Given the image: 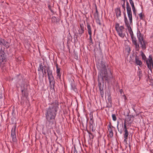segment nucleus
<instances>
[{
	"mask_svg": "<svg viewBox=\"0 0 153 153\" xmlns=\"http://www.w3.org/2000/svg\"><path fill=\"white\" fill-rule=\"evenodd\" d=\"M59 105L57 101L54 102L49 105L48 108L46 110L45 114L47 119L46 126L49 128H51L53 127V120L56 117Z\"/></svg>",
	"mask_w": 153,
	"mask_h": 153,
	"instance_id": "f257e3e1",
	"label": "nucleus"
},
{
	"mask_svg": "<svg viewBox=\"0 0 153 153\" xmlns=\"http://www.w3.org/2000/svg\"><path fill=\"white\" fill-rule=\"evenodd\" d=\"M97 66L98 69L100 71L98 75V80L99 81L100 78L103 82L105 81L109 83L112 79L113 76L111 70H110L108 73L107 72V68L109 69L108 65L105 61L101 60Z\"/></svg>",
	"mask_w": 153,
	"mask_h": 153,
	"instance_id": "f03ea898",
	"label": "nucleus"
},
{
	"mask_svg": "<svg viewBox=\"0 0 153 153\" xmlns=\"http://www.w3.org/2000/svg\"><path fill=\"white\" fill-rule=\"evenodd\" d=\"M137 37L140 45V47L143 50H145L146 48L147 42L143 39V36L140 33L137 34Z\"/></svg>",
	"mask_w": 153,
	"mask_h": 153,
	"instance_id": "7ed1b4c3",
	"label": "nucleus"
},
{
	"mask_svg": "<svg viewBox=\"0 0 153 153\" xmlns=\"http://www.w3.org/2000/svg\"><path fill=\"white\" fill-rule=\"evenodd\" d=\"M125 3L122 2V6L124 10V11H123V14L124 15V22L125 25L127 27L128 29H129V28L131 29V27L130 26V24L128 23L127 19L126 16Z\"/></svg>",
	"mask_w": 153,
	"mask_h": 153,
	"instance_id": "20e7f679",
	"label": "nucleus"
},
{
	"mask_svg": "<svg viewBox=\"0 0 153 153\" xmlns=\"http://www.w3.org/2000/svg\"><path fill=\"white\" fill-rule=\"evenodd\" d=\"M7 59L6 55L4 51L1 48L0 52V62L1 64H4L7 61Z\"/></svg>",
	"mask_w": 153,
	"mask_h": 153,
	"instance_id": "39448f33",
	"label": "nucleus"
},
{
	"mask_svg": "<svg viewBox=\"0 0 153 153\" xmlns=\"http://www.w3.org/2000/svg\"><path fill=\"white\" fill-rule=\"evenodd\" d=\"M119 35L122 38H124L125 36V33L124 31V27L123 26L120 27V28L117 29L116 30Z\"/></svg>",
	"mask_w": 153,
	"mask_h": 153,
	"instance_id": "423d86ee",
	"label": "nucleus"
},
{
	"mask_svg": "<svg viewBox=\"0 0 153 153\" xmlns=\"http://www.w3.org/2000/svg\"><path fill=\"white\" fill-rule=\"evenodd\" d=\"M16 126H14L11 129V137L12 138V140L13 142H16Z\"/></svg>",
	"mask_w": 153,
	"mask_h": 153,
	"instance_id": "0eeeda50",
	"label": "nucleus"
},
{
	"mask_svg": "<svg viewBox=\"0 0 153 153\" xmlns=\"http://www.w3.org/2000/svg\"><path fill=\"white\" fill-rule=\"evenodd\" d=\"M126 9L128 16L129 18L130 22V23L129 22L128 23L130 24V25L132 24V17L131 9V8L127 9Z\"/></svg>",
	"mask_w": 153,
	"mask_h": 153,
	"instance_id": "6e6552de",
	"label": "nucleus"
},
{
	"mask_svg": "<svg viewBox=\"0 0 153 153\" xmlns=\"http://www.w3.org/2000/svg\"><path fill=\"white\" fill-rule=\"evenodd\" d=\"M135 64L136 65H139L140 67L142 66V62L140 60L138 56H136L135 57Z\"/></svg>",
	"mask_w": 153,
	"mask_h": 153,
	"instance_id": "1a4fd4ad",
	"label": "nucleus"
},
{
	"mask_svg": "<svg viewBox=\"0 0 153 153\" xmlns=\"http://www.w3.org/2000/svg\"><path fill=\"white\" fill-rule=\"evenodd\" d=\"M112 128L114 127L111 125V123H110L108 126V129L109 132L108 135L110 137H113V132Z\"/></svg>",
	"mask_w": 153,
	"mask_h": 153,
	"instance_id": "9d476101",
	"label": "nucleus"
},
{
	"mask_svg": "<svg viewBox=\"0 0 153 153\" xmlns=\"http://www.w3.org/2000/svg\"><path fill=\"white\" fill-rule=\"evenodd\" d=\"M48 79L54 78L52 74V71L50 69V67H48L46 69Z\"/></svg>",
	"mask_w": 153,
	"mask_h": 153,
	"instance_id": "9b49d317",
	"label": "nucleus"
},
{
	"mask_svg": "<svg viewBox=\"0 0 153 153\" xmlns=\"http://www.w3.org/2000/svg\"><path fill=\"white\" fill-rule=\"evenodd\" d=\"M49 82V87L51 89L54 90L55 82L54 78L48 79Z\"/></svg>",
	"mask_w": 153,
	"mask_h": 153,
	"instance_id": "f8f14e48",
	"label": "nucleus"
},
{
	"mask_svg": "<svg viewBox=\"0 0 153 153\" xmlns=\"http://www.w3.org/2000/svg\"><path fill=\"white\" fill-rule=\"evenodd\" d=\"M0 45H3L6 47L8 48L9 47V43L6 40L0 38Z\"/></svg>",
	"mask_w": 153,
	"mask_h": 153,
	"instance_id": "ddd939ff",
	"label": "nucleus"
},
{
	"mask_svg": "<svg viewBox=\"0 0 153 153\" xmlns=\"http://www.w3.org/2000/svg\"><path fill=\"white\" fill-rule=\"evenodd\" d=\"M129 2L131 6L133 11V13L135 16H136L137 11L135 9L134 2L132 0H129Z\"/></svg>",
	"mask_w": 153,
	"mask_h": 153,
	"instance_id": "4468645a",
	"label": "nucleus"
},
{
	"mask_svg": "<svg viewBox=\"0 0 153 153\" xmlns=\"http://www.w3.org/2000/svg\"><path fill=\"white\" fill-rule=\"evenodd\" d=\"M129 32L131 39L132 43H133L134 42H137V40L136 39L135 37H134L132 31L131 30H130L129 31Z\"/></svg>",
	"mask_w": 153,
	"mask_h": 153,
	"instance_id": "2eb2a0df",
	"label": "nucleus"
},
{
	"mask_svg": "<svg viewBox=\"0 0 153 153\" xmlns=\"http://www.w3.org/2000/svg\"><path fill=\"white\" fill-rule=\"evenodd\" d=\"M124 132H125V133L124 134V141L126 143L127 141V139H128L129 133L127 129L124 130Z\"/></svg>",
	"mask_w": 153,
	"mask_h": 153,
	"instance_id": "dca6fc26",
	"label": "nucleus"
},
{
	"mask_svg": "<svg viewBox=\"0 0 153 153\" xmlns=\"http://www.w3.org/2000/svg\"><path fill=\"white\" fill-rule=\"evenodd\" d=\"M132 44L134 45V48L135 51H139L140 46L137 42L132 43Z\"/></svg>",
	"mask_w": 153,
	"mask_h": 153,
	"instance_id": "f3484780",
	"label": "nucleus"
},
{
	"mask_svg": "<svg viewBox=\"0 0 153 153\" xmlns=\"http://www.w3.org/2000/svg\"><path fill=\"white\" fill-rule=\"evenodd\" d=\"M60 68H57L56 70V73L57 74V79H60L61 75V73L60 72Z\"/></svg>",
	"mask_w": 153,
	"mask_h": 153,
	"instance_id": "a211bd4d",
	"label": "nucleus"
},
{
	"mask_svg": "<svg viewBox=\"0 0 153 153\" xmlns=\"http://www.w3.org/2000/svg\"><path fill=\"white\" fill-rule=\"evenodd\" d=\"M116 16L117 17H120L121 15V12L120 8L117 9L116 10Z\"/></svg>",
	"mask_w": 153,
	"mask_h": 153,
	"instance_id": "6ab92c4d",
	"label": "nucleus"
},
{
	"mask_svg": "<svg viewBox=\"0 0 153 153\" xmlns=\"http://www.w3.org/2000/svg\"><path fill=\"white\" fill-rule=\"evenodd\" d=\"M21 91L22 96L24 97L27 98L28 96L27 93V92L26 91L24 90L23 89H22Z\"/></svg>",
	"mask_w": 153,
	"mask_h": 153,
	"instance_id": "aec40b11",
	"label": "nucleus"
},
{
	"mask_svg": "<svg viewBox=\"0 0 153 153\" xmlns=\"http://www.w3.org/2000/svg\"><path fill=\"white\" fill-rule=\"evenodd\" d=\"M146 63L148 68L150 70H151L152 69L151 62H149V61H148V60H147L146 61Z\"/></svg>",
	"mask_w": 153,
	"mask_h": 153,
	"instance_id": "412c9836",
	"label": "nucleus"
},
{
	"mask_svg": "<svg viewBox=\"0 0 153 153\" xmlns=\"http://www.w3.org/2000/svg\"><path fill=\"white\" fill-rule=\"evenodd\" d=\"M71 88L76 92L77 91V89L74 83L71 84Z\"/></svg>",
	"mask_w": 153,
	"mask_h": 153,
	"instance_id": "4be33fe9",
	"label": "nucleus"
},
{
	"mask_svg": "<svg viewBox=\"0 0 153 153\" xmlns=\"http://www.w3.org/2000/svg\"><path fill=\"white\" fill-rule=\"evenodd\" d=\"M43 70L44 66L42 65V63H41L40 64L38 70L39 71H42L43 72Z\"/></svg>",
	"mask_w": 153,
	"mask_h": 153,
	"instance_id": "5701e85b",
	"label": "nucleus"
},
{
	"mask_svg": "<svg viewBox=\"0 0 153 153\" xmlns=\"http://www.w3.org/2000/svg\"><path fill=\"white\" fill-rule=\"evenodd\" d=\"M87 27L88 34L91 33V27L90 25L89 24H88Z\"/></svg>",
	"mask_w": 153,
	"mask_h": 153,
	"instance_id": "b1692460",
	"label": "nucleus"
},
{
	"mask_svg": "<svg viewBox=\"0 0 153 153\" xmlns=\"http://www.w3.org/2000/svg\"><path fill=\"white\" fill-rule=\"evenodd\" d=\"M140 53H141V56H142V59L143 60H144L145 61V60L146 59V56L145 55L144 53L143 52V51H140Z\"/></svg>",
	"mask_w": 153,
	"mask_h": 153,
	"instance_id": "393cba45",
	"label": "nucleus"
},
{
	"mask_svg": "<svg viewBox=\"0 0 153 153\" xmlns=\"http://www.w3.org/2000/svg\"><path fill=\"white\" fill-rule=\"evenodd\" d=\"M57 21L56 18L55 16H53L52 18V21L54 23L56 22Z\"/></svg>",
	"mask_w": 153,
	"mask_h": 153,
	"instance_id": "a878e982",
	"label": "nucleus"
},
{
	"mask_svg": "<svg viewBox=\"0 0 153 153\" xmlns=\"http://www.w3.org/2000/svg\"><path fill=\"white\" fill-rule=\"evenodd\" d=\"M139 17H140V19L142 20H143V19H144V17H143L144 16L143 14L142 13H140L139 14Z\"/></svg>",
	"mask_w": 153,
	"mask_h": 153,
	"instance_id": "bb28decb",
	"label": "nucleus"
},
{
	"mask_svg": "<svg viewBox=\"0 0 153 153\" xmlns=\"http://www.w3.org/2000/svg\"><path fill=\"white\" fill-rule=\"evenodd\" d=\"M100 95H101L102 97H103V95L104 94L103 88L100 89Z\"/></svg>",
	"mask_w": 153,
	"mask_h": 153,
	"instance_id": "cd10ccee",
	"label": "nucleus"
},
{
	"mask_svg": "<svg viewBox=\"0 0 153 153\" xmlns=\"http://www.w3.org/2000/svg\"><path fill=\"white\" fill-rule=\"evenodd\" d=\"M148 61H149V62H151L152 63V62H153V60H152V57L151 55H150L149 57V59L148 60Z\"/></svg>",
	"mask_w": 153,
	"mask_h": 153,
	"instance_id": "c85d7f7f",
	"label": "nucleus"
},
{
	"mask_svg": "<svg viewBox=\"0 0 153 153\" xmlns=\"http://www.w3.org/2000/svg\"><path fill=\"white\" fill-rule=\"evenodd\" d=\"M95 19H96V21L97 23L98 24L100 25L101 24V23H100V19H99V17L97 18H95Z\"/></svg>",
	"mask_w": 153,
	"mask_h": 153,
	"instance_id": "c756f323",
	"label": "nucleus"
},
{
	"mask_svg": "<svg viewBox=\"0 0 153 153\" xmlns=\"http://www.w3.org/2000/svg\"><path fill=\"white\" fill-rule=\"evenodd\" d=\"M99 89H101L102 88H103V86H102V85L101 83L99 81L98 82V84Z\"/></svg>",
	"mask_w": 153,
	"mask_h": 153,
	"instance_id": "7c9ffc66",
	"label": "nucleus"
},
{
	"mask_svg": "<svg viewBox=\"0 0 153 153\" xmlns=\"http://www.w3.org/2000/svg\"><path fill=\"white\" fill-rule=\"evenodd\" d=\"M112 117L113 120L114 121H115L117 120V118L115 115V114H112Z\"/></svg>",
	"mask_w": 153,
	"mask_h": 153,
	"instance_id": "2f4dec72",
	"label": "nucleus"
},
{
	"mask_svg": "<svg viewBox=\"0 0 153 153\" xmlns=\"http://www.w3.org/2000/svg\"><path fill=\"white\" fill-rule=\"evenodd\" d=\"M94 17L95 18H97L99 17L98 13H95L94 15Z\"/></svg>",
	"mask_w": 153,
	"mask_h": 153,
	"instance_id": "473e14b6",
	"label": "nucleus"
},
{
	"mask_svg": "<svg viewBox=\"0 0 153 153\" xmlns=\"http://www.w3.org/2000/svg\"><path fill=\"white\" fill-rule=\"evenodd\" d=\"M79 31V34L80 35V36L81 35H82L84 32V30H80Z\"/></svg>",
	"mask_w": 153,
	"mask_h": 153,
	"instance_id": "72a5a7b5",
	"label": "nucleus"
},
{
	"mask_svg": "<svg viewBox=\"0 0 153 153\" xmlns=\"http://www.w3.org/2000/svg\"><path fill=\"white\" fill-rule=\"evenodd\" d=\"M119 24L118 23H116V25L115 26V28L116 30H117V29H118L119 28H120V26H119Z\"/></svg>",
	"mask_w": 153,
	"mask_h": 153,
	"instance_id": "f704fd0d",
	"label": "nucleus"
},
{
	"mask_svg": "<svg viewBox=\"0 0 153 153\" xmlns=\"http://www.w3.org/2000/svg\"><path fill=\"white\" fill-rule=\"evenodd\" d=\"M131 8L127 1H126V9Z\"/></svg>",
	"mask_w": 153,
	"mask_h": 153,
	"instance_id": "c9c22d12",
	"label": "nucleus"
},
{
	"mask_svg": "<svg viewBox=\"0 0 153 153\" xmlns=\"http://www.w3.org/2000/svg\"><path fill=\"white\" fill-rule=\"evenodd\" d=\"M117 128H118V131L120 132V134H122V132H123L122 129L121 128V129H119V128H118V126H117Z\"/></svg>",
	"mask_w": 153,
	"mask_h": 153,
	"instance_id": "e433bc0d",
	"label": "nucleus"
},
{
	"mask_svg": "<svg viewBox=\"0 0 153 153\" xmlns=\"http://www.w3.org/2000/svg\"><path fill=\"white\" fill-rule=\"evenodd\" d=\"M89 45H91L93 44L92 39L89 40Z\"/></svg>",
	"mask_w": 153,
	"mask_h": 153,
	"instance_id": "4c0bfd02",
	"label": "nucleus"
},
{
	"mask_svg": "<svg viewBox=\"0 0 153 153\" xmlns=\"http://www.w3.org/2000/svg\"><path fill=\"white\" fill-rule=\"evenodd\" d=\"M124 130H126V129H127V128H126V122L125 121L124 123Z\"/></svg>",
	"mask_w": 153,
	"mask_h": 153,
	"instance_id": "58836bf2",
	"label": "nucleus"
},
{
	"mask_svg": "<svg viewBox=\"0 0 153 153\" xmlns=\"http://www.w3.org/2000/svg\"><path fill=\"white\" fill-rule=\"evenodd\" d=\"M89 136L90 138H93V134L91 133H89Z\"/></svg>",
	"mask_w": 153,
	"mask_h": 153,
	"instance_id": "ea45409f",
	"label": "nucleus"
},
{
	"mask_svg": "<svg viewBox=\"0 0 153 153\" xmlns=\"http://www.w3.org/2000/svg\"><path fill=\"white\" fill-rule=\"evenodd\" d=\"M95 10H96V12L95 13H98V11L97 10V6L96 4H95Z\"/></svg>",
	"mask_w": 153,
	"mask_h": 153,
	"instance_id": "a19ab883",
	"label": "nucleus"
},
{
	"mask_svg": "<svg viewBox=\"0 0 153 153\" xmlns=\"http://www.w3.org/2000/svg\"><path fill=\"white\" fill-rule=\"evenodd\" d=\"M80 27L81 28V30H84V27L83 26V25L80 24Z\"/></svg>",
	"mask_w": 153,
	"mask_h": 153,
	"instance_id": "79ce46f5",
	"label": "nucleus"
},
{
	"mask_svg": "<svg viewBox=\"0 0 153 153\" xmlns=\"http://www.w3.org/2000/svg\"><path fill=\"white\" fill-rule=\"evenodd\" d=\"M42 73H43V75L46 74V69H45L44 70H43V71L42 72Z\"/></svg>",
	"mask_w": 153,
	"mask_h": 153,
	"instance_id": "37998d69",
	"label": "nucleus"
},
{
	"mask_svg": "<svg viewBox=\"0 0 153 153\" xmlns=\"http://www.w3.org/2000/svg\"><path fill=\"white\" fill-rule=\"evenodd\" d=\"M74 153H77V151L76 150V148L74 147Z\"/></svg>",
	"mask_w": 153,
	"mask_h": 153,
	"instance_id": "c03bdc74",
	"label": "nucleus"
},
{
	"mask_svg": "<svg viewBox=\"0 0 153 153\" xmlns=\"http://www.w3.org/2000/svg\"><path fill=\"white\" fill-rule=\"evenodd\" d=\"M89 34L90 35V37H89V39L88 40L92 39V37H91L92 33H91V34L90 33Z\"/></svg>",
	"mask_w": 153,
	"mask_h": 153,
	"instance_id": "a18cd8bd",
	"label": "nucleus"
},
{
	"mask_svg": "<svg viewBox=\"0 0 153 153\" xmlns=\"http://www.w3.org/2000/svg\"><path fill=\"white\" fill-rule=\"evenodd\" d=\"M123 97L124 98L125 100L126 99V96L125 95H123Z\"/></svg>",
	"mask_w": 153,
	"mask_h": 153,
	"instance_id": "49530a36",
	"label": "nucleus"
},
{
	"mask_svg": "<svg viewBox=\"0 0 153 153\" xmlns=\"http://www.w3.org/2000/svg\"><path fill=\"white\" fill-rule=\"evenodd\" d=\"M151 64H152L151 66H152V68H153V62H152V63H151Z\"/></svg>",
	"mask_w": 153,
	"mask_h": 153,
	"instance_id": "de8ad7c7",
	"label": "nucleus"
},
{
	"mask_svg": "<svg viewBox=\"0 0 153 153\" xmlns=\"http://www.w3.org/2000/svg\"><path fill=\"white\" fill-rule=\"evenodd\" d=\"M48 7H49V9L51 10V11L52 12V10H51V7H50V6H48Z\"/></svg>",
	"mask_w": 153,
	"mask_h": 153,
	"instance_id": "09e8293b",
	"label": "nucleus"
},
{
	"mask_svg": "<svg viewBox=\"0 0 153 153\" xmlns=\"http://www.w3.org/2000/svg\"><path fill=\"white\" fill-rule=\"evenodd\" d=\"M56 69H57V68H59L58 67V65L57 64H56Z\"/></svg>",
	"mask_w": 153,
	"mask_h": 153,
	"instance_id": "8fccbe9b",
	"label": "nucleus"
},
{
	"mask_svg": "<svg viewBox=\"0 0 153 153\" xmlns=\"http://www.w3.org/2000/svg\"><path fill=\"white\" fill-rule=\"evenodd\" d=\"M122 1H123V2L125 3V0H121Z\"/></svg>",
	"mask_w": 153,
	"mask_h": 153,
	"instance_id": "3c124183",
	"label": "nucleus"
},
{
	"mask_svg": "<svg viewBox=\"0 0 153 153\" xmlns=\"http://www.w3.org/2000/svg\"><path fill=\"white\" fill-rule=\"evenodd\" d=\"M122 91H123V90H122V89H120V93H122Z\"/></svg>",
	"mask_w": 153,
	"mask_h": 153,
	"instance_id": "603ef678",
	"label": "nucleus"
},
{
	"mask_svg": "<svg viewBox=\"0 0 153 153\" xmlns=\"http://www.w3.org/2000/svg\"><path fill=\"white\" fill-rule=\"evenodd\" d=\"M100 43L99 42V47H100Z\"/></svg>",
	"mask_w": 153,
	"mask_h": 153,
	"instance_id": "864d4df0",
	"label": "nucleus"
},
{
	"mask_svg": "<svg viewBox=\"0 0 153 153\" xmlns=\"http://www.w3.org/2000/svg\"><path fill=\"white\" fill-rule=\"evenodd\" d=\"M122 128H123V125H122Z\"/></svg>",
	"mask_w": 153,
	"mask_h": 153,
	"instance_id": "5fc2aeb1",
	"label": "nucleus"
}]
</instances>
